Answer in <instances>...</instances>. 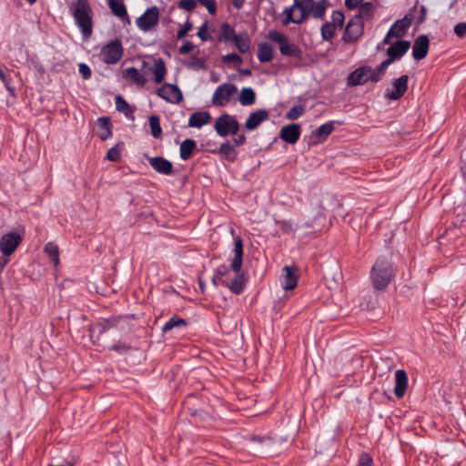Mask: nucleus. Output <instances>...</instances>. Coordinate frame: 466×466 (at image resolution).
<instances>
[{"mask_svg": "<svg viewBox=\"0 0 466 466\" xmlns=\"http://www.w3.org/2000/svg\"><path fill=\"white\" fill-rule=\"evenodd\" d=\"M211 118L212 117L208 112H195L191 114L188 119V127L199 128L202 126L208 124L211 121Z\"/></svg>", "mask_w": 466, "mask_h": 466, "instance_id": "nucleus-25", "label": "nucleus"}, {"mask_svg": "<svg viewBox=\"0 0 466 466\" xmlns=\"http://www.w3.org/2000/svg\"><path fill=\"white\" fill-rule=\"evenodd\" d=\"M373 8L374 6L370 2H365L360 5L359 15H357L356 16H360L361 20L362 17L369 18L371 15Z\"/></svg>", "mask_w": 466, "mask_h": 466, "instance_id": "nucleus-42", "label": "nucleus"}, {"mask_svg": "<svg viewBox=\"0 0 466 466\" xmlns=\"http://www.w3.org/2000/svg\"><path fill=\"white\" fill-rule=\"evenodd\" d=\"M372 459L368 454H363L359 461L358 466H372Z\"/></svg>", "mask_w": 466, "mask_h": 466, "instance_id": "nucleus-55", "label": "nucleus"}, {"mask_svg": "<svg viewBox=\"0 0 466 466\" xmlns=\"http://www.w3.org/2000/svg\"><path fill=\"white\" fill-rule=\"evenodd\" d=\"M390 64L391 59H386L376 69L372 70L370 67V81L374 83L380 81Z\"/></svg>", "mask_w": 466, "mask_h": 466, "instance_id": "nucleus-31", "label": "nucleus"}, {"mask_svg": "<svg viewBox=\"0 0 466 466\" xmlns=\"http://www.w3.org/2000/svg\"><path fill=\"white\" fill-rule=\"evenodd\" d=\"M116 107L117 111L124 113L127 116H131L133 113L130 106L121 96L116 97Z\"/></svg>", "mask_w": 466, "mask_h": 466, "instance_id": "nucleus-39", "label": "nucleus"}, {"mask_svg": "<svg viewBox=\"0 0 466 466\" xmlns=\"http://www.w3.org/2000/svg\"><path fill=\"white\" fill-rule=\"evenodd\" d=\"M120 144L111 147L106 153V159L112 162H116L120 158Z\"/></svg>", "mask_w": 466, "mask_h": 466, "instance_id": "nucleus-44", "label": "nucleus"}, {"mask_svg": "<svg viewBox=\"0 0 466 466\" xmlns=\"http://www.w3.org/2000/svg\"><path fill=\"white\" fill-rule=\"evenodd\" d=\"M454 33L459 37L466 35V23H459L454 26Z\"/></svg>", "mask_w": 466, "mask_h": 466, "instance_id": "nucleus-52", "label": "nucleus"}, {"mask_svg": "<svg viewBox=\"0 0 466 466\" xmlns=\"http://www.w3.org/2000/svg\"><path fill=\"white\" fill-rule=\"evenodd\" d=\"M186 325H187V322L184 319H181L179 317H173L165 324V326L163 327V331L167 332L175 327H180V326H186Z\"/></svg>", "mask_w": 466, "mask_h": 466, "instance_id": "nucleus-40", "label": "nucleus"}, {"mask_svg": "<svg viewBox=\"0 0 466 466\" xmlns=\"http://www.w3.org/2000/svg\"><path fill=\"white\" fill-rule=\"evenodd\" d=\"M0 79L12 96L15 95L14 88L10 86V76L0 68Z\"/></svg>", "mask_w": 466, "mask_h": 466, "instance_id": "nucleus-46", "label": "nucleus"}, {"mask_svg": "<svg viewBox=\"0 0 466 466\" xmlns=\"http://www.w3.org/2000/svg\"><path fill=\"white\" fill-rule=\"evenodd\" d=\"M96 126L98 128L96 135L100 139L106 140L112 136V125L109 117H99L96 121Z\"/></svg>", "mask_w": 466, "mask_h": 466, "instance_id": "nucleus-24", "label": "nucleus"}, {"mask_svg": "<svg viewBox=\"0 0 466 466\" xmlns=\"http://www.w3.org/2000/svg\"><path fill=\"white\" fill-rule=\"evenodd\" d=\"M238 35H236L234 28L228 23H223L220 27L219 41H234Z\"/></svg>", "mask_w": 466, "mask_h": 466, "instance_id": "nucleus-30", "label": "nucleus"}, {"mask_svg": "<svg viewBox=\"0 0 466 466\" xmlns=\"http://www.w3.org/2000/svg\"><path fill=\"white\" fill-rule=\"evenodd\" d=\"M363 34V22L360 16H353L346 26L344 39L356 41Z\"/></svg>", "mask_w": 466, "mask_h": 466, "instance_id": "nucleus-12", "label": "nucleus"}, {"mask_svg": "<svg viewBox=\"0 0 466 466\" xmlns=\"http://www.w3.org/2000/svg\"><path fill=\"white\" fill-rule=\"evenodd\" d=\"M107 3L112 13L116 17H118L119 19L127 24H130V19L127 12L126 5L123 3V0H107Z\"/></svg>", "mask_w": 466, "mask_h": 466, "instance_id": "nucleus-23", "label": "nucleus"}, {"mask_svg": "<svg viewBox=\"0 0 466 466\" xmlns=\"http://www.w3.org/2000/svg\"><path fill=\"white\" fill-rule=\"evenodd\" d=\"M154 74V81L157 84L163 82L165 78V75L167 73V69L165 66V63L162 58H158L155 60L154 68L152 69Z\"/></svg>", "mask_w": 466, "mask_h": 466, "instance_id": "nucleus-29", "label": "nucleus"}, {"mask_svg": "<svg viewBox=\"0 0 466 466\" xmlns=\"http://www.w3.org/2000/svg\"><path fill=\"white\" fill-rule=\"evenodd\" d=\"M73 16L76 25L81 29L85 38H88L92 35V9L87 0H77L76 4L71 5Z\"/></svg>", "mask_w": 466, "mask_h": 466, "instance_id": "nucleus-3", "label": "nucleus"}, {"mask_svg": "<svg viewBox=\"0 0 466 466\" xmlns=\"http://www.w3.org/2000/svg\"><path fill=\"white\" fill-rule=\"evenodd\" d=\"M258 58L261 63L269 62L273 58L272 46L268 43H261L258 48Z\"/></svg>", "mask_w": 466, "mask_h": 466, "instance_id": "nucleus-28", "label": "nucleus"}, {"mask_svg": "<svg viewBox=\"0 0 466 466\" xmlns=\"http://www.w3.org/2000/svg\"><path fill=\"white\" fill-rule=\"evenodd\" d=\"M269 116L266 109H259L252 112L248 117L245 127L248 130L257 128L263 121L267 120Z\"/></svg>", "mask_w": 466, "mask_h": 466, "instance_id": "nucleus-19", "label": "nucleus"}, {"mask_svg": "<svg viewBox=\"0 0 466 466\" xmlns=\"http://www.w3.org/2000/svg\"><path fill=\"white\" fill-rule=\"evenodd\" d=\"M394 37L393 35H390V32L386 35L385 38L383 39V44L389 45L391 43V38Z\"/></svg>", "mask_w": 466, "mask_h": 466, "instance_id": "nucleus-63", "label": "nucleus"}, {"mask_svg": "<svg viewBox=\"0 0 466 466\" xmlns=\"http://www.w3.org/2000/svg\"><path fill=\"white\" fill-rule=\"evenodd\" d=\"M22 241V237L15 232H10L0 238V251L5 256H10Z\"/></svg>", "mask_w": 466, "mask_h": 466, "instance_id": "nucleus-11", "label": "nucleus"}, {"mask_svg": "<svg viewBox=\"0 0 466 466\" xmlns=\"http://www.w3.org/2000/svg\"><path fill=\"white\" fill-rule=\"evenodd\" d=\"M344 21V15L339 11H335L332 14V22L336 25V28H341Z\"/></svg>", "mask_w": 466, "mask_h": 466, "instance_id": "nucleus-47", "label": "nucleus"}, {"mask_svg": "<svg viewBox=\"0 0 466 466\" xmlns=\"http://www.w3.org/2000/svg\"><path fill=\"white\" fill-rule=\"evenodd\" d=\"M101 56L106 64L117 63L123 56V46L119 39H115L101 49Z\"/></svg>", "mask_w": 466, "mask_h": 466, "instance_id": "nucleus-7", "label": "nucleus"}, {"mask_svg": "<svg viewBox=\"0 0 466 466\" xmlns=\"http://www.w3.org/2000/svg\"><path fill=\"white\" fill-rule=\"evenodd\" d=\"M219 153L222 154L226 159L234 161L236 159L237 153L234 147L228 142L223 143L219 147Z\"/></svg>", "mask_w": 466, "mask_h": 466, "instance_id": "nucleus-38", "label": "nucleus"}, {"mask_svg": "<svg viewBox=\"0 0 466 466\" xmlns=\"http://www.w3.org/2000/svg\"><path fill=\"white\" fill-rule=\"evenodd\" d=\"M8 262V259L6 258H0V272L3 270V268L5 267V265L7 264Z\"/></svg>", "mask_w": 466, "mask_h": 466, "instance_id": "nucleus-64", "label": "nucleus"}, {"mask_svg": "<svg viewBox=\"0 0 466 466\" xmlns=\"http://www.w3.org/2000/svg\"><path fill=\"white\" fill-rule=\"evenodd\" d=\"M256 93L251 87H244L240 91L239 103L242 106H251L255 103Z\"/></svg>", "mask_w": 466, "mask_h": 466, "instance_id": "nucleus-32", "label": "nucleus"}, {"mask_svg": "<svg viewBox=\"0 0 466 466\" xmlns=\"http://www.w3.org/2000/svg\"><path fill=\"white\" fill-rule=\"evenodd\" d=\"M157 95L169 103H179L182 100L180 89L172 84H165L157 90Z\"/></svg>", "mask_w": 466, "mask_h": 466, "instance_id": "nucleus-13", "label": "nucleus"}, {"mask_svg": "<svg viewBox=\"0 0 466 466\" xmlns=\"http://www.w3.org/2000/svg\"><path fill=\"white\" fill-rule=\"evenodd\" d=\"M245 3V0H232V5L235 8L240 9Z\"/></svg>", "mask_w": 466, "mask_h": 466, "instance_id": "nucleus-62", "label": "nucleus"}, {"mask_svg": "<svg viewBox=\"0 0 466 466\" xmlns=\"http://www.w3.org/2000/svg\"><path fill=\"white\" fill-rule=\"evenodd\" d=\"M123 77L128 80L131 84H137L139 86H144L147 80L135 67H128L123 71Z\"/></svg>", "mask_w": 466, "mask_h": 466, "instance_id": "nucleus-26", "label": "nucleus"}, {"mask_svg": "<svg viewBox=\"0 0 466 466\" xmlns=\"http://www.w3.org/2000/svg\"><path fill=\"white\" fill-rule=\"evenodd\" d=\"M329 4L325 0L315 3L314 0H294L292 6L286 8L282 15V23L287 25L289 23L301 24L309 15L316 19L322 18Z\"/></svg>", "mask_w": 466, "mask_h": 466, "instance_id": "nucleus-1", "label": "nucleus"}, {"mask_svg": "<svg viewBox=\"0 0 466 466\" xmlns=\"http://www.w3.org/2000/svg\"><path fill=\"white\" fill-rule=\"evenodd\" d=\"M300 136V127L298 124H289L281 127L279 137L289 144H295Z\"/></svg>", "mask_w": 466, "mask_h": 466, "instance_id": "nucleus-16", "label": "nucleus"}, {"mask_svg": "<svg viewBox=\"0 0 466 466\" xmlns=\"http://www.w3.org/2000/svg\"><path fill=\"white\" fill-rule=\"evenodd\" d=\"M194 45L192 42L187 41L179 47V53L182 55L187 54L194 49Z\"/></svg>", "mask_w": 466, "mask_h": 466, "instance_id": "nucleus-53", "label": "nucleus"}, {"mask_svg": "<svg viewBox=\"0 0 466 466\" xmlns=\"http://www.w3.org/2000/svg\"><path fill=\"white\" fill-rule=\"evenodd\" d=\"M304 111V107L301 106H293L288 111L286 117L290 120L298 119L303 115Z\"/></svg>", "mask_w": 466, "mask_h": 466, "instance_id": "nucleus-43", "label": "nucleus"}, {"mask_svg": "<svg viewBox=\"0 0 466 466\" xmlns=\"http://www.w3.org/2000/svg\"><path fill=\"white\" fill-rule=\"evenodd\" d=\"M203 6L207 7L209 14L215 15L217 11V5L215 0H197Z\"/></svg>", "mask_w": 466, "mask_h": 466, "instance_id": "nucleus-49", "label": "nucleus"}, {"mask_svg": "<svg viewBox=\"0 0 466 466\" xmlns=\"http://www.w3.org/2000/svg\"><path fill=\"white\" fill-rule=\"evenodd\" d=\"M149 126L151 128V135L153 136V137H161L162 128L160 127V118L158 116L153 115L149 116Z\"/></svg>", "mask_w": 466, "mask_h": 466, "instance_id": "nucleus-37", "label": "nucleus"}, {"mask_svg": "<svg viewBox=\"0 0 466 466\" xmlns=\"http://www.w3.org/2000/svg\"><path fill=\"white\" fill-rule=\"evenodd\" d=\"M178 7L187 11H192L197 7V0H181Z\"/></svg>", "mask_w": 466, "mask_h": 466, "instance_id": "nucleus-45", "label": "nucleus"}, {"mask_svg": "<svg viewBox=\"0 0 466 466\" xmlns=\"http://www.w3.org/2000/svg\"><path fill=\"white\" fill-rule=\"evenodd\" d=\"M392 268L387 258H379L371 268V280L377 289H385L392 279Z\"/></svg>", "mask_w": 466, "mask_h": 466, "instance_id": "nucleus-4", "label": "nucleus"}, {"mask_svg": "<svg viewBox=\"0 0 466 466\" xmlns=\"http://www.w3.org/2000/svg\"><path fill=\"white\" fill-rule=\"evenodd\" d=\"M159 20V11L157 6H151L137 19V25L144 32L151 30L157 25Z\"/></svg>", "mask_w": 466, "mask_h": 466, "instance_id": "nucleus-9", "label": "nucleus"}, {"mask_svg": "<svg viewBox=\"0 0 466 466\" xmlns=\"http://www.w3.org/2000/svg\"><path fill=\"white\" fill-rule=\"evenodd\" d=\"M333 129H334L333 122H329V123L321 125L314 132L317 141L321 142V141L325 140L327 138V137L333 131Z\"/></svg>", "mask_w": 466, "mask_h": 466, "instance_id": "nucleus-34", "label": "nucleus"}, {"mask_svg": "<svg viewBox=\"0 0 466 466\" xmlns=\"http://www.w3.org/2000/svg\"><path fill=\"white\" fill-rule=\"evenodd\" d=\"M129 348H130L129 346H127V345H126V344H124V343H122V344H121V343H118V344L113 345V346L111 347V349H112L113 350H116V351H121V350H123V351H127V350H129Z\"/></svg>", "mask_w": 466, "mask_h": 466, "instance_id": "nucleus-58", "label": "nucleus"}, {"mask_svg": "<svg viewBox=\"0 0 466 466\" xmlns=\"http://www.w3.org/2000/svg\"><path fill=\"white\" fill-rule=\"evenodd\" d=\"M79 73L81 74L84 79H88L91 76V70L89 66L84 63H80L78 65Z\"/></svg>", "mask_w": 466, "mask_h": 466, "instance_id": "nucleus-50", "label": "nucleus"}, {"mask_svg": "<svg viewBox=\"0 0 466 466\" xmlns=\"http://www.w3.org/2000/svg\"><path fill=\"white\" fill-rule=\"evenodd\" d=\"M222 61L225 63H235L237 65H240L242 63V58L235 53L226 55L222 57Z\"/></svg>", "mask_w": 466, "mask_h": 466, "instance_id": "nucleus-48", "label": "nucleus"}, {"mask_svg": "<svg viewBox=\"0 0 466 466\" xmlns=\"http://www.w3.org/2000/svg\"><path fill=\"white\" fill-rule=\"evenodd\" d=\"M189 67L204 68L205 62L200 58H194L192 62L187 65Z\"/></svg>", "mask_w": 466, "mask_h": 466, "instance_id": "nucleus-56", "label": "nucleus"}, {"mask_svg": "<svg viewBox=\"0 0 466 466\" xmlns=\"http://www.w3.org/2000/svg\"><path fill=\"white\" fill-rule=\"evenodd\" d=\"M237 92L238 87L234 84H222L215 90L212 96V103L218 106H224Z\"/></svg>", "mask_w": 466, "mask_h": 466, "instance_id": "nucleus-8", "label": "nucleus"}, {"mask_svg": "<svg viewBox=\"0 0 466 466\" xmlns=\"http://www.w3.org/2000/svg\"><path fill=\"white\" fill-rule=\"evenodd\" d=\"M230 274V270L226 266H220L218 267L212 278V283L214 286L228 284V275Z\"/></svg>", "mask_w": 466, "mask_h": 466, "instance_id": "nucleus-27", "label": "nucleus"}, {"mask_svg": "<svg viewBox=\"0 0 466 466\" xmlns=\"http://www.w3.org/2000/svg\"><path fill=\"white\" fill-rule=\"evenodd\" d=\"M252 441H259V442H264L265 445L267 447L270 446L272 441H271V439L268 438V437H263V438H259V437H253L252 438Z\"/></svg>", "mask_w": 466, "mask_h": 466, "instance_id": "nucleus-59", "label": "nucleus"}, {"mask_svg": "<svg viewBox=\"0 0 466 466\" xmlns=\"http://www.w3.org/2000/svg\"><path fill=\"white\" fill-rule=\"evenodd\" d=\"M149 163L157 173L170 175L173 172L172 163L162 157H149Z\"/></svg>", "mask_w": 466, "mask_h": 466, "instance_id": "nucleus-21", "label": "nucleus"}, {"mask_svg": "<svg viewBox=\"0 0 466 466\" xmlns=\"http://www.w3.org/2000/svg\"><path fill=\"white\" fill-rule=\"evenodd\" d=\"M234 243V258L232 259L230 268L234 272V276L228 275V284H225L233 293L240 294L245 287L246 279L244 274L240 272L243 258V244L239 237L235 238Z\"/></svg>", "mask_w": 466, "mask_h": 466, "instance_id": "nucleus-2", "label": "nucleus"}, {"mask_svg": "<svg viewBox=\"0 0 466 466\" xmlns=\"http://www.w3.org/2000/svg\"><path fill=\"white\" fill-rule=\"evenodd\" d=\"M236 47L241 54H246L249 50V40L246 34L238 35L233 41Z\"/></svg>", "mask_w": 466, "mask_h": 466, "instance_id": "nucleus-36", "label": "nucleus"}, {"mask_svg": "<svg viewBox=\"0 0 466 466\" xmlns=\"http://www.w3.org/2000/svg\"><path fill=\"white\" fill-rule=\"evenodd\" d=\"M208 24L207 23H204L199 28H198V36L202 40V41H207L208 40Z\"/></svg>", "mask_w": 466, "mask_h": 466, "instance_id": "nucleus-54", "label": "nucleus"}, {"mask_svg": "<svg viewBox=\"0 0 466 466\" xmlns=\"http://www.w3.org/2000/svg\"><path fill=\"white\" fill-rule=\"evenodd\" d=\"M214 128L220 137H227L228 134H237L239 124L233 116L223 114L216 119Z\"/></svg>", "mask_w": 466, "mask_h": 466, "instance_id": "nucleus-6", "label": "nucleus"}, {"mask_svg": "<svg viewBox=\"0 0 466 466\" xmlns=\"http://www.w3.org/2000/svg\"><path fill=\"white\" fill-rule=\"evenodd\" d=\"M279 224L282 231H284L285 233H289L294 230L292 224L289 222L282 221V222H279Z\"/></svg>", "mask_w": 466, "mask_h": 466, "instance_id": "nucleus-57", "label": "nucleus"}, {"mask_svg": "<svg viewBox=\"0 0 466 466\" xmlns=\"http://www.w3.org/2000/svg\"><path fill=\"white\" fill-rule=\"evenodd\" d=\"M336 25L331 23H326L321 27V35L324 40H329L334 35Z\"/></svg>", "mask_w": 466, "mask_h": 466, "instance_id": "nucleus-41", "label": "nucleus"}, {"mask_svg": "<svg viewBox=\"0 0 466 466\" xmlns=\"http://www.w3.org/2000/svg\"><path fill=\"white\" fill-rule=\"evenodd\" d=\"M408 388V376L403 370H398L395 372V387L394 394L397 398L401 399Z\"/></svg>", "mask_w": 466, "mask_h": 466, "instance_id": "nucleus-20", "label": "nucleus"}, {"mask_svg": "<svg viewBox=\"0 0 466 466\" xmlns=\"http://www.w3.org/2000/svg\"><path fill=\"white\" fill-rule=\"evenodd\" d=\"M191 29H192V23L187 21L184 25V26L177 32V37L178 39L184 38Z\"/></svg>", "mask_w": 466, "mask_h": 466, "instance_id": "nucleus-51", "label": "nucleus"}, {"mask_svg": "<svg viewBox=\"0 0 466 466\" xmlns=\"http://www.w3.org/2000/svg\"><path fill=\"white\" fill-rule=\"evenodd\" d=\"M408 76L404 75L393 80L391 86L386 89L385 96L391 100L400 99L408 89Z\"/></svg>", "mask_w": 466, "mask_h": 466, "instance_id": "nucleus-10", "label": "nucleus"}, {"mask_svg": "<svg viewBox=\"0 0 466 466\" xmlns=\"http://www.w3.org/2000/svg\"><path fill=\"white\" fill-rule=\"evenodd\" d=\"M197 145H196V142L192 139H186L184 140L181 145H180V157L183 159V160H187L188 159L194 149L196 148Z\"/></svg>", "mask_w": 466, "mask_h": 466, "instance_id": "nucleus-33", "label": "nucleus"}, {"mask_svg": "<svg viewBox=\"0 0 466 466\" xmlns=\"http://www.w3.org/2000/svg\"><path fill=\"white\" fill-rule=\"evenodd\" d=\"M361 1L362 0H345V4L350 9H353L356 8Z\"/></svg>", "mask_w": 466, "mask_h": 466, "instance_id": "nucleus-60", "label": "nucleus"}, {"mask_svg": "<svg viewBox=\"0 0 466 466\" xmlns=\"http://www.w3.org/2000/svg\"><path fill=\"white\" fill-rule=\"evenodd\" d=\"M410 25H411V17H410L407 15L402 19L397 20L392 25V26L389 30L390 35H393L394 37H397V38L403 37L406 35L407 30L410 26Z\"/></svg>", "mask_w": 466, "mask_h": 466, "instance_id": "nucleus-18", "label": "nucleus"}, {"mask_svg": "<svg viewBox=\"0 0 466 466\" xmlns=\"http://www.w3.org/2000/svg\"><path fill=\"white\" fill-rule=\"evenodd\" d=\"M370 66H362L348 76V86H356L365 84L368 80H370Z\"/></svg>", "mask_w": 466, "mask_h": 466, "instance_id": "nucleus-15", "label": "nucleus"}, {"mask_svg": "<svg viewBox=\"0 0 466 466\" xmlns=\"http://www.w3.org/2000/svg\"><path fill=\"white\" fill-rule=\"evenodd\" d=\"M246 141V137L243 134L239 135L237 138L234 139V142L237 146L244 144Z\"/></svg>", "mask_w": 466, "mask_h": 466, "instance_id": "nucleus-61", "label": "nucleus"}, {"mask_svg": "<svg viewBox=\"0 0 466 466\" xmlns=\"http://www.w3.org/2000/svg\"><path fill=\"white\" fill-rule=\"evenodd\" d=\"M280 282L285 290L294 289L298 283L297 268L285 266L282 269Z\"/></svg>", "mask_w": 466, "mask_h": 466, "instance_id": "nucleus-14", "label": "nucleus"}, {"mask_svg": "<svg viewBox=\"0 0 466 466\" xmlns=\"http://www.w3.org/2000/svg\"><path fill=\"white\" fill-rule=\"evenodd\" d=\"M410 43L407 40H399L387 50L388 59H391V63L396 58L401 57L410 48Z\"/></svg>", "mask_w": 466, "mask_h": 466, "instance_id": "nucleus-22", "label": "nucleus"}, {"mask_svg": "<svg viewBox=\"0 0 466 466\" xmlns=\"http://www.w3.org/2000/svg\"><path fill=\"white\" fill-rule=\"evenodd\" d=\"M268 38L279 45V51L284 56L299 57L301 50L294 44L290 43L287 36L276 30L268 32Z\"/></svg>", "mask_w": 466, "mask_h": 466, "instance_id": "nucleus-5", "label": "nucleus"}, {"mask_svg": "<svg viewBox=\"0 0 466 466\" xmlns=\"http://www.w3.org/2000/svg\"><path fill=\"white\" fill-rule=\"evenodd\" d=\"M45 252L55 266L59 264V250L56 245L52 242H48L45 247Z\"/></svg>", "mask_w": 466, "mask_h": 466, "instance_id": "nucleus-35", "label": "nucleus"}, {"mask_svg": "<svg viewBox=\"0 0 466 466\" xmlns=\"http://www.w3.org/2000/svg\"><path fill=\"white\" fill-rule=\"evenodd\" d=\"M430 41L427 35H421L416 38L412 46V56L416 60L423 59L429 51Z\"/></svg>", "mask_w": 466, "mask_h": 466, "instance_id": "nucleus-17", "label": "nucleus"}]
</instances>
